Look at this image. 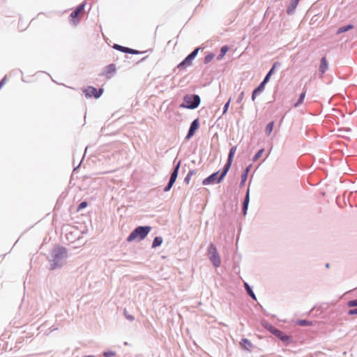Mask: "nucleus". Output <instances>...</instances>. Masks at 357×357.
Returning a JSON list of instances; mask_svg holds the SVG:
<instances>
[{"mask_svg": "<svg viewBox=\"0 0 357 357\" xmlns=\"http://www.w3.org/2000/svg\"><path fill=\"white\" fill-rule=\"evenodd\" d=\"M84 93H85L86 96H87V97L93 96L95 98H99L102 93L100 90L99 91H98L96 89L91 87V86L88 87L84 91Z\"/></svg>", "mask_w": 357, "mask_h": 357, "instance_id": "nucleus-9", "label": "nucleus"}, {"mask_svg": "<svg viewBox=\"0 0 357 357\" xmlns=\"http://www.w3.org/2000/svg\"><path fill=\"white\" fill-rule=\"evenodd\" d=\"M264 149H260L256 154L254 156L253 158V161H256L257 160L261 155L262 154L264 153Z\"/></svg>", "mask_w": 357, "mask_h": 357, "instance_id": "nucleus-25", "label": "nucleus"}, {"mask_svg": "<svg viewBox=\"0 0 357 357\" xmlns=\"http://www.w3.org/2000/svg\"><path fill=\"white\" fill-rule=\"evenodd\" d=\"M243 97H244V92H241L238 98V102H241L242 101V100L243 99Z\"/></svg>", "mask_w": 357, "mask_h": 357, "instance_id": "nucleus-33", "label": "nucleus"}, {"mask_svg": "<svg viewBox=\"0 0 357 357\" xmlns=\"http://www.w3.org/2000/svg\"><path fill=\"white\" fill-rule=\"evenodd\" d=\"M247 178V174L245 173L243 176V181H245V179Z\"/></svg>", "mask_w": 357, "mask_h": 357, "instance_id": "nucleus-37", "label": "nucleus"}, {"mask_svg": "<svg viewBox=\"0 0 357 357\" xmlns=\"http://www.w3.org/2000/svg\"><path fill=\"white\" fill-rule=\"evenodd\" d=\"M208 257L215 267H219L221 264L220 255L213 244H210L208 249Z\"/></svg>", "mask_w": 357, "mask_h": 357, "instance_id": "nucleus-4", "label": "nucleus"}, {"mask_svg": "<svg viewBox=\"0 0 357 357\" xmlns=\"http://www.w3.org/2000/svg\"><path fill=\"white\" fill-rule=\"evenodd\" d=\"M236 151V146H233L230 149L229 156H228L227 162L226 165L225 166L223 172H222L221 175L219 177L218 183L222 181V180L224 178V177L226 176L227 172L230 169V167H231L232 161H233V158H234V155Z\"/></svg>", "mask_w": 357, "mask_h": 357, "instance_id": "nucleus-5", "label": "nucleus"}, {"mask_svg": "<svg viewBox=\"0 0 357 357\" xmlns=\"http://www.w3.org/2000/svg\"><path fill=\"white\" fill-rule=\"evenodd\" d=\"M348 314L349 315L357 314V308L356 309H353V310H349L348 311Z\"/></svg>", "mask_w": 357, "mask_h": 357, "instance_id": "nucleus-32", "label": "nucleus"}, {"mask_svg": "<svg viewBox=\"0 0 357 357\" xmlns=\"http://www.w3.org/2000/svg\"><path fill=\"white\" fill-rule=\"evenodd\" d=\"M86 206H87V203L86 202H83L79 205L77 210L81 211V210L85 208Z\"/></svg>", "mask_w": 357, "mask_h": 357, "instance_id": "nucleus-28", "label": "nucleus"}, {"mask_svg": "<svg viewBox=\"0 0 357 357\" xmlns=\"http://www.w3.org/2000/svg\"><path fill=\"white\" fill-rule=\"evenodd\" d=\"M104 356L105 357H111V356H114V353L112 352V351H107V352H105L104 353Z\"/></svg>", "mask_w": 357, "mask_h": 357, "instance_id": "nucleus-30", "label": "nucleus"}, {"mask_svg": "<svg viewBox=\"0 0 357 357\" xmlns=\"http://www.w3.org/2000/svg\"><path fill=\"white\" fill-rule=\"evenodd\" d=\"M249 200H250L249 190H248L244 202H243V212L244 215H245L247 213Z\"/></svg>", "mask_w": 357, "mask_h": 357, "instance_id": "nucleus-15", "label": "nucleus"}, {"mask_svg": "<svg viewBox=\"0 0 357 357\" xmlns=\"http://www.w3.org/2000/svg\"><path fill=\"white\" fill-rule=\"evenodd\" d=\"M164 242V239L162 236H155L152 243H151V248L156 249L158 247L161 246Z\"/></svg>", "mask_w": 357, "mask_h": 357, "instance_id": "nucleus-12", "label": "nucleus"}, {"mask_svg": "<svg viewBox=\"0 0 357 357\" xmlns=\"http://www.w3.org/2000/svg\"><path fill=\"white\" fill-rule=\"evenodd\" d=\"M240 344L243 348L247 350H250L252 347V344L251 343V342L246 338H243L241 342H240Z\"/></svg>", "mask_w": 357, "mask_h": 357, "instance_id": "nucleus-14", "label": "nucleus"}, {"mask_svg": "<svg viewBox=\"0 0 357 357\" xmlns=\"http://www.w3.org/2000/svg\"><path fill=\"white\" fill-rule=\"evenodd\" d=\"M67 259V252L65 249H59L55 251L53 256V262L54 267H59L63 265Z\"/></svg>", "mask_w": 357, "mask_h": 357, "instance_id": "nucleus-3", "label": "nucleus"}, {"mask_svg": "<svg viewBox=\"0 0 357 357\" xmlns=\"http://www.w3.org/2000/svg\"><path fill=\"white\" fill-rule=\"evenodd\" d=\"M349 307L357 306V299L349 301L347 303Z\"/></svg>", "mask_w": 357, "mask_h": 357, "instance_id": "nucleus-26", "label": "nucleus"}, {"mask_svg": "<svg viewBox=\"0 0 357 357\" xmlns=\"http://www.w3.org/2000/svg\"><path fill=\"white\" fill-rule=\"evenodd\" d=\"M328 61L326 60V57H323L321 60V64L319 66V70L321 73V74H324L326 70L328 69Z\"/></svg>", "mask_w": 357, "mask_h": 357, "instance_id": "nucleus-13", "label": "nucleus"}, {"mask_svg": "<svg viewBox=\"0 0 357 357\" xmlns=\"http://www.w3.org/2000/svg\"><path fill=\"white\" fill-rule=\"evenodd\" d=\"M198 51H199L198 48L195 49L190 54H189L185 58V59L183 61L180 63V67H181V66H188L191 65L192 61L194 59V58L197 54Z\"/></svg>", "mask_w": 357, "mask_h": 357, "instance_id": "nucleus-8", "label": "nucleus"}, {"mask_svg": "<svg viewBox=\"0 0 357 357\" xmlns=\"http://www.w3.org/2000/svg\"><path fill=\"white\" fill-rule=\"evenodd\" d=\"M305 97V92H303L300 95L298 102L294 104V107H296L299 106L301 104H302L304 100Z\"/></svg>", "mask_w": 357, "mask_h": 357, "instance_id": "nucleus-21", "label": "nucleus"}, {"mask_svg": "<svg viewBox=\"0 0 357 357\" xmlns=\"http://www.w3.org/2000/svg\"><path fill=\"white\" fill-rule=\"evenodd\" d=\"M245 289L247 290L248 294L255 300H256V297L253 291H252L251 288L249 287V285L245 283Z\"/></svg>", "mask_w": 357, "mask_h": 357, "instance_id": "nucleus-23", "label": "nucleus"}, {"mask_svg": "<svg viewBox=\"0 0 357 357\" xmlns=\"http://www.w3.org/2000/svg\"><path fill=\"white\" fill-rule=\"evenodd\" d=\"M230 100H231V99H229V101L225 105L224 111H223L224 114L226 113V112L227 111V109L229 108Z\"/></svg>", "mask_w": 357, "mask_h": 357, "instance_id": "nucleus-31", "label": "nucleus"}, {"mask_svg": "<svg viewBox=\"0 0 357 357\" xmlns=\"http://www.w3.org/2000/svg\"><path fill=\"white\" fill-rule=\"evenodd\" d=\"M264 85H265V84L261 82L259 84V86L255 89V92L259 93V92L261 91L264 89Z\"/></svg>", "mask_w": 357, "mask_h": 357, "instance_id": "nucleus-27", "label": "nucleus"}, {"mask_svg": "<svg viewBox=\"0 0 357 357\" xmlns=\"http://www.w3.org/2000/svg\"><path fill=\"white\" fill-rule=\"evenodd\" d=\"M270 77H271V75L269 74H267L262 82L264 84H266L268 81Z\"/></svg>", "mask_w": 357, "mask_h": 357, "instance_id": "nucleus-34", "label": "nucleus"}, {"mask_svg": "<svg viewBox=\"0 0 357 357\" xmlns=\"http://www.w3.org/2000/svg\"><path fill=\"white\" fill-rule=\"evenodd\" d=\"M268 331L284 342L288 343L290 340L289 336L285 335L282 331L278 330L273 326H270Z\"/></svg>", "mask_w": 357, "mask_h": 357, "instance_id": "nucleus-6", "label": "nucleus"}, {"mask_svg": "<svg viewBox=\"0 0 357 357\" xmlns=\"http://www.w3.org/2000/svg\"><path fill=\"white\" fill-rule=\"evenodd\" d=\"M178 171V164L176 166L174 171L170 177L168 185L164 189V190L165 192L169 191L173 186L174 183L176 182V181L177 179V172Z\"/></svg>", "mask_w": 357, "mask_h": 357, "instance_id": "nucleus-7", "label": "nucleus"}, {"mask_svg": "<svg viewBox=\"0 0 357 357\" xmlns=\"http://www.w3.org/2000/svg\"><path fill=\"white\" fill-rule=\"evenodd\" d=\"M189 179H190V176L188 175V176L185 178V181H189Z\"/></svg>", "mask_w": 357, "mask_h": 357, "instance_id": "nucleus-38", "label": "nucleus"}, {"mask_svg": "<svg viewBox=\"0 0 357 357\" xmlns=\"http://www.w3.org/2000/svg\"><path fill=\"white\" fill-rule=\"evenodd\" d=\"M300 0H292L290 4L289 8L287 9V13L289 14L292 13L295 8L297 7L298 2Z\"/></svg>", "mask_w": 357, "mask_h": 357, "instance_id": "nucleus-16", "label": "nucleus"}, {"mask_svg": "<svg viewBox=\"0 0 357 357\" xmlns=\"http://www.w3.org/2000/svg\"><path fill=\"white\" fill-rule=\"evenodd\" d=\"M200 103V98L198 95H187L183 98V103L181 107L195 109L197 108Z\"/></svg>", "mask_w": 357, "mask_h": 357, "instance_id": "nucleus-2", "label": "nucleus"}, {"mask_svg": "<svg viewBox=\"0 0 357 357\" xmlns=\"http://www.w3.org/2000/svg\"><path fill=\"white\" fill-rule=\"evenodd\" d=\"M297 324H298L299 326H311V325H312V323L311 321H309L307 320H298Z\"/></svg>", "mask_w": 357, "mask_h": 357, "instance_id": "nucleus-22", "label": "nucleus"}, {"mask_svg": "<svg viewBox=\"0 0 357 357\" xmlns=\"http://www.w3.org/2000/svg\"><path fill=\"white\" fill-rule=\"evenodd\" d=\"M199 128V120L197 119L192 121L191 123L190 130L188 131L187 138H190L195 133V132Z\"/></svg>", "mask_w": 357, "mask_h": 357, "instance_id": "nucleus-10", "label": "nucleus"}, {"mask_svg": "<svg viewBox=\"0 0 357 357\" xmlns=\"http://www.w3.org/2000/svg\"><path fill=\"white\" fill-rule=\"evenodd\" d=\"M83 7L84 6L83 5H81L79 6L77 9L76 10V11L73 12L72 14H71V17H75L77 16V15L83 10Z\"/></svg>", "mask_w": 357, "mask_h": 357, "instance_id": "nucleus-24", "label": "nucleus"}, {"mask_svg": "<svg viewBox=\"0 0 357 357\" xmlns=\"http://www.w3.org/2000/svg\"><path fill=\"white\" fill-rule=\"evenodd\" d=\"M273 126H274V122L272 121L271 123H269L266 127V133L269 135L271 132L273 131Z\"/></svg>", "mask_w": 357, "mask_h": 357, "instance_id": "nucleus-19", "label": "nucleus"}, {"mask_svg": "<svg viewBox=\"0 0 357 357\" xmlns=\"http://www.w3.org/2000/svg\"><path fill=\"white\" fill-rule=\"evenodd\" d=\"M213 59V54H208L205 57V63H209Z\"/></svg>", "mask_w": 357, "mask_h": 357, "instance_id": "nucleus-29", "label": "nucleus"}, {"mask_svg": "<svg viewBox=\"0 0 357 357\" xmlns=\"http://www.w3.org/2000/svg\"><path fill=\"white\" fill-rule=\"evenodd\" d=\"M275 64L273 65V68L271 69V70L268 72V74H269L270 75H271V74L273 73L274 71V69H275Z\"/></svg>", "mask_w": 357, "mask_h": 357, "instance_id": "nucleus-35", "label": "nucleus"}, {"mask_svg": "<svg viewBox=\"0 0 357 357\" xmlns=\"http://www.w3.org/2000/svg\"><path fill=\"white\" fill-rule=\"evenodd\" d=\"M218 174V172L213 173L208 177L204 179V181L202 182L203 185H206L213 184L216 181V180L218 181L219 178L217 179Z\"/></svg>", "mask_w": 357, "mask_h": 357, "instance_id": "nucleus-11", "label": "nucleus"}, {"mask_svg": "<svg viewBox=\"0 0 357 357\" xmlns=\"http://www.w3.org/2000/svg\"><path fill=\"white\" fill-rule=\"evenodd\" d=\"M69 234H67V238L69 240H72V238L68 236Z\"/></svg>", "mask_w": 357, "mask_h": 357, "instance_id": "nucleus-39", "label": "nucleus"}, {"mask_svg": "<svg viewBox=\"0 0 357 357\" xmlns=\"http://www.w3.org/2000/svg\"><path fill=\"white\" fill-rule=\"evenodd\" d=\"M151 231L150 226H137L129 234L126 241L128 243H139L146 238Z\"/></svg>", "mask_w": 357, "mask_h": 357, "instance_id": "nucleus-1", "label": "nucleus"}, {"mask_svg": "<svg viewBox=\"0 0 357 357\" xmlns=\"http://www.w3.org/2000/svg\"><path fill=\"white\" fill-rule=\"evenodd\" d=\"M257 92H255V91L254 90L253 93H252V100H255V98H256V95H257Z\"/></svg>", "mask_w": 357, "mask_h": 357, "instance_id": "nucleus-36", "label": "nucleus"}, {"mask_svg": "<svg viewBox=\"0 0 357 357\" xmlns=\"http://www.w3.org/2000/svg\"><path fill=\"white\" fill-rule=\"evenodd\" d=\"M354 28V26L352 24H349L347 26H342L338 29L337 33L338 34L342 33L343 32L347 31L350 29H352Z\"/></svg>", "mask_w": 357, "mask_h": 357, "instance_id": "nucleus-17", "label": "nucleus"}, {"mask_svg": "<svg viewBox=\"0 0 357 357\" xmlns=\"http://www.w3.org/2000/svg\"><path fill=\"white\" fill-rule=\"evenodd\" d=\"M124 316L126 319L130 321H132L135 320V316L128 311L124 312Z\"/></svg>", "mask_w": 357, "mask_h": 357, "instance_id": "nucleus-20", "label": "nucleus"}, {"mask_svg": "<svg viewBox=\"0 0 357 357\" xmlns=\"http://www.w3.org/2000/svg\"><path fill=\"white\" fill-rule=\"evenodd\" d=\"M228 50L229 47L227 46L222 47L220 50V54L218 55V59H222L224 57L225 54L228 52Z\"/></svg>", "mask_w": 357, "mask_h": 357, "instance_id": "nucleus-18", "label": "nucleus"}]
</instances>
